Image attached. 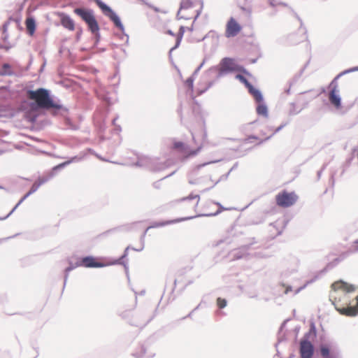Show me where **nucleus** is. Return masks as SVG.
Listing matches in <instances>:
<instances>
[{"mask_svg":"<svg viewBox=\"0 0 358 358\" xmlns=\"http://www.w3.org/2000/svg\"><path fill=\"white\" fill-rule=\"evenodd\" d=\"M288 124L287 122L282 123L279 127H278L273 134L270 135L269 136L266 137V138L262 140L260 142L257 143V145H260L263 143L264 142H266V141L269 140L273 135H275L276 133L279 132L280 130H282L287 124Z\"/></svg>","mask_w":358,"mask_h":358,"instance_id":"35","label":"nucleus"},{"mask_svg":"<svg viewBox=\"0 0 358 358\" xmlns=\"http://www.w3.org/2000/svg\"><path fill=\"white\" fill-rule=\"evenodd\" d=\"M331 287L334 290L342 289H344L347 292H349V293L354 292L355 289V285L348 284V283H347L346 282H345V281H343L342 280H340L333 283L331 285Z\"/></svg>","mask_w":358,"mask_h":358,"instance_id":"18","label":"nucleus"},{"mask_svg":"<svg viewBox=\"0 0 358 358\" xmlns=\"http://www.w3.org/2000/svg\"><path fill=\"white\" fill-rule=\"evenodd\" d=\"M220 69L218 76H224L232 72H241L245 75L251 76L244 66L236 64L234 59L231 57L222 58L220 63Z\"/></svg>","mask_w":358,"mask_h":358,"instance_id":"5","label":"nucleus"},{"mask_svg":"<svg viewBox=\"0 0 358 358\" xmlns=\"http://www.w3.org/2000/svg\"><path fill=\"white\" fill-rule=\"evenodd\" d=\"M290 105H291V108L289 109V114L290 115H295L299 114L304 108H306L307 103L306 105H304V106L303 108H300L299 110L296 109L295 103H291Z\"/></svg>","mask_w":358,"mask_h":358,"instance_id":"39","label":"nucleus"},{"mask_svg":"<svg viewBox=\"0 0 358 358\" xmlns=\"http://www.w3.org/2000/svg\"><path fill=\"white\" fill-rule=\"evenodd\" d=\"M193 7V3L191 0H182L180 3V9L177 13L176 17L178 20L185 19L189 20V17L185 16H181L180 15L181 10L189 9Z\"/></svg>","mask_w":358,"mask_h":358,"instance_id":"24","label":"nucleus"},{"mask_svg":"<svg viewBox=\"0 0 358 358\" xmlns=\"http://www.w3.org/2000/svg\"><path fill=\"white\" fill-rule=\"evenodd\" d=\"M330 91L328 94V99L330 103L334 106L336 109L341 108V97L339 94V90L338 89V82L336 80H332L329 85Z\"/></svg>","mask_w":358,"mask_h":358,"instance_id":"8","label":"nucleus"},{"mask_svg":"<svg viewBox=\"0 0 358 358\" xmlns=\"http://www.w3.org/2000/svg\"><path fill=\"white\" fill-rule=\"evenodd\" d=\"M268 3L273 8H275L277 6H282L285 7H288L287 3L282 2L279 0H268Z\"/></svg>","mask_w":358,"mask_h":358,"instance_id":"41","label":"nucleus"},{"mask_svg":"<svg viewBox=\"0 0 358 358\" xmlns=\"http://www.w3.org/2000/svg\"><path fill=\"white\" fill-rule=\"evenodd\" d=\"M25 25L27 34L29 36H33L36 29V22L35 18L33 16L28 17L25 20Z\"/></svg>","mask_w":358,"mask_h":358,"instance_id":"23","label":"nucleus"},{"mask_svg":"<svg viewBox=\"0 0 358 358\" xmlns=\"http://www.w3.org/2000/svg\"><path fill=\"white\" fill-rule=\"evenodd\" d=\"M14 71L12 70L11 65L8 63H4L2 64L1 69H0V76H13Z\"/></svg>","mask_w":358,"mask_h":358,"instance_id":"29","label":"nucleus"},{"mask_svg":"<svg viewBox=\"0 0 358 358\" xmlns=\"http://www.w3.org/2000/svg\"><path fill=\"white\" fill-rule=\"evenodd\" d=\"M185 31V27L184 26H180V28H179L178 33L177 34V37H176V44L169 50V55H171L172 51H173L174 50L177 49L180 46Z\"/></svg>","mask_w":358,"mask_h":358,"instance_id":"27","label":"nucleus"},{"mask_svg":"<svg viewBox=\"0 0 358 358\" xmlns=\"http://www.w3.org/2000/svg\"><path fill=\"white\" fill-rule=\"evenodd\" d=\"M69 266H67L65 269H66V272H71V271H73V269H75L76 268L78 267V266H81L80 265V261L79 259L75 263L73 264L72 262L71 261H69Z\"/></svg>","mask_w":358,"mask_h":358,"instance_id":"42","label":"nucleus"},{"mask_svg":"<svg viewBox=\"0 0 358 358\" xmlns=\"http://www.w3.org/2000/svg\"><path fill=\"white\" fill-rule=\"evenodd\" d=\"M318 352L322 358H336L331 352V346L328 344L321 343L318 348Z\"/></svg>","mask_w":358,"mask_h":358,"instance_id":"20","label":"nucleus"},{"mask_svg":"<svg viewBox=\"0 0 358 358\" xmlns=\"http://www.w3.org/2000/svg\"><path fill=\"white\" fill-rule=\"evenodd\" d=\"M336 310L342 315L347 316L355 317L358 315V310L356 307L349 305L348 307L336 308Z\"/></svg>","mask_w":358,"mask_h":358,"instance_id":"25","label":"nucleus"},{"mask_svg":"<svg viewBox=\"0 0 358 358\" xmlns=\"http://www.w3.org/2000/svg\"><path fill=\"white\" fill-rule=\"evenodd\" d=\"M216 305L217 306V309L215 310V315L218 317H222L225 316L227 314L222 310V309L227 306V299L218 297L216 300Z\"/></svg>","mask_w":358,"mask_h":358,"instance_id":"19","label":"nucleus"},{"mask_svg":"<svg viewBox=\"0 0 358 358\" xmlns=\"http://www.w3.org/2000/svg\"><path fill=\"white\" fill-rule=\"evenodd\" d=\"M308 64V62L305 64L303 68H302L301 71L297 74H296L291 80L289 81V87L287 89L285 90V93H286L287 94H289L290 93L291 87L298 81L299 78L301 76L302 73L304 71V69L306 68Z\"/></svg>","mask_w":358,"mask_h":358,"instance_id":"26","label":"nucleus"},{"mask_svg":"<svg viewBox=\"0 0 358 358\" xmlns=\"http://www.w3.org/2000/svg\"><path fill=\"white\" fill-rule=\"evenodd\" d=\"M99 30H100V28H99V26L98 29H97V31H90L92 33V34L94 35V47H96L98 45V43H99V41H100L101 34L99 33Z\"/></svg>","mask_w":358,"mask_h":358,"instance_id":"40","label":"nucleus"},{"mask_svg":"<svg viewBox=\"0 0 358 358\" xmlns=\"http://www.w3.org/2000/svg\"><path fill=\"white\" fill-rule=\"evenodd\" d=\"M134 166H138V167H143L144 166V163H143V160L141 159H138L137 160V162H136L134 164Z\"/></svg>","mask_w":358,"mask_h":358,"instance_id":"59","label":"nucleus"},{"mask_svg":"<svg viewBox=\"0 0 358 358\" xmlns=\"http://www.w3.org/2000/svg\"><path fill=\"white\" fill-rule=\"evenodd\" d=\"M326 164H324L322 168L317 171V180H319L321 178V176H322V171L326 169Z\"/></svg>","mask_w":358,"mask_h":358,"instance_id":"58","label":"nucleus"},{"mask_svg":"<svg viewBox=\"0 0 358 358\" xmlns=\"http://www.w3.org/2000/svg\"><path fill=\"white\" fill-rule=\"evenodd\" d=\"M97 6L101 9L103 15L108 17L110 20L114 24L115 27L119 29L127 37L126 43L129 42V35L124 32V27L121 21L120 17L106 3L101 0H94Z\"/></svg>","mask_w":358,"mask_h":358,"instance_id":"4","label":"nucleus"},{"mask_svg":"<svg viewBox=\"0 0 358 358\" xmlns=\"http://www.w3.org/2000/svg\"><path fill=\"white\" fill-rule=\"evenodd\" d=\"M298 199V196L294 192H288L283 190L275 196L276 203L278 206L288 208L294 205Z\"/></svg>","mask_w":358,"mask_h":358,"instance_id":"7","label":"nucleus"},{"mask_svg":"<svg viewBox=\"0 0 358 358\" xmlns=\"http://www.w3.org/2000/svg\"><path fill=\"white\" fill-rule=\"evenodd\" d=\"M297 271H298L297 266H296L295 267H293L292 268H288L282 273L281 284H282V286L285 287V294H288L289 292H291L292 290V286L287 285V283L285 282L286 280L292 275L296 273L297 272Z\"/></svg>","mask_w":358,"mask_h":358,"instance_id":"16","label":"nucleus"},{"mask_svg":"<svg viewBox=\"0 0 358 358\" xmlns=\"http://www.w3.org/2000/svg\"><path fill=\"white\" fill-rule=\"evenodd\" d=\"M8 24H9V22H5L3 23V27H2L3 34H6L7 32Z\"/></svg>","mask_w":358,"mask_h":358,"instance_id":"61","label":"nucleus"},{"mask_svg":"<svg viewBox=\"0 0 358 358\" xmlns=\"http://www.w3.org/2000/svg\"><path fill=\"white\" fill-rule=\"evenodd\" d=\"M101 99L104 101L108 106L112 105L111 99L108 95H102Z\"/></svg>","mask_w":358,"mask_h":358,"instance_id":"50","label":"nucleus"},{"mask_svg":"<svg viewBox=\"0 0 358 358\" xmlns=\"http://www.w3.org/2000/svg\"><path fill=\"white\" fill-rule=\"evenodd\" d=\"M55 173H50L49 175L43 177H39L36 181L34 182V185L36 187L37 189L40 187L41 185L47 182L49 180H50Z\"/></svg>","mask_w":358,"mask_h":358,"instance_id":"30","label":"nucleus"},{"mask_svg":"<svg viewBox=\"0 0 358 358\" xmlns=\"http://www.w3.org/2000/svg\"><path fill=\"white\" fill-rule=\"evenodd\" d=\"M358 252V238L355 240L348 250V253L355 254Z\"/></svg>","mask_w":358,"mask_h":358,"instance_id":"37","label":"nucleus"},{"mask_svg":"<svg viewBox=\"0 0 358 358\" xmlns=\"http://www.w3.org/2000/svg\"><path fill=\"white\" fill-rule=\"evenodd\" d=\"M82 159H83V157L74 156V157H71L69 160H67V162H70V164H71L73 162H80Z\"/></svg>","mask_w":358,"mask_h":358,"instance_id":"53","label":"nucleus"},{"mask_svg":"<svg viewBox=\"0 0 358 358\" xmlns=\"http://www.w3.org/2000/svg\"><path fill=\"white\" fill-rule=\"evenodd\" d=\"M65 124L72 130L78 129V127L69 118L65 119Z\"/></svg>","mask_w":358,"mask_h":358,"instance_id":"45","label":"nucleus"},{"mask_svg":"<svg viewBox=\"0 0 358 358\" xmlns=\"http://www.w3.org/2000/svg\"><path fill=\"white\" fill-rule=\"evenodd\" d=\"M250 240H251V242L249 243L248 244L243 245L237 249L233 250L231 252L230 255L231 256L232 260L241 259L245 257L246 255H249L248 251L251 248V247L253 244L257 243L255 241V238H251Z\"/></svg>","mask_w":358,"mask_h":358,"instance_id":"11","label":"nucleus"},{"mask_svg":"<svg viewBox=\"0 0 358 358\" xmlns=\"http://www.w3.org/2000/svg\"><path fill=\"white\" fill-rule=\"evenodd\" d=\"M136 358H152L155 356V353L152 352H148L147 348L145 345L141 347V353L138 352L133 354Z\"/></svg>","mask_w":358,"mask_h":358,"instance_id":"28","label":"nucleus"},{"mask_svg":"<svg viewBox=\"0 0 358 358\" xmlns=\"http://www.w3.org/2000/svg\"><path fill=\"white\" fill-rule=\"evenodd\" d=\"M59 16L60 17L61 24L64 28L70 31H73L75 29V22L70 15L64 13H60Z\"/></svg>","mask_w":358,"mask_h":358,"instance_id":"17","label":"nucleus"},{"mask_svg":"<svg viewBox=\"0 0 358 358\" xmlns=\"http://www.w3.org/2000/svg\"><path fill=\"white\" fill-rule=\"evenodd\" d=\"M355 71H358V66H357L352 67V68L348 69H346V70H345V71H343L341 72V73H340L339 74H338V75H337V76H336L333 80H336L337 81V80H338L340 77H341V76H344V75H345V74H347V73H350L355 72Z\"/></svg>","mask_w":358,"mask_h":358,"instance_id":"36","label":"nucleus"},{"mask_svg":"<svg viewBox=\"0 0 358 358\" xmlns=\"http://www.w3.org/2000/svg\"><path fill=\"white\" fill-rule=\"evenodd\" d=\"M20 201L17 203V204L14 206V208L11 210V211L5 217H3V219H7L20 205Z\"/></svg>","mask_w":358,"mask_h":358,"instance_id":"57","label":"nucleus"},{"mask_svg":"<svg viewBox=\"0 0 358 358\" xmlns=\"http://www.w3.org/2000/svg\"><path fill=\"white\" fill-rule=\"evenodd\" d=\"M194 217H185L181 218H177L174 220H166V221H159V222H153L148 227H147V230L152 228H158L164 227L171 224L178 223L182 221H186L189 220L194 219Z\"/></svg>","mask_w":358,"mask_h":358,"instance_id":"15","label":"nucleus"},{"mask_svg":"<svg viewBox=\"0 0 358 358\" xmlns=\"http://www.w3.org/2000/svg\"><path fill=\"white\" fill-rule=\"evenodd\" d=\"M231 172L228 171L226 174H224L220 176V178L215 182V185L218 184L220 181L223 180H227Z\"/></svg>","mask_w":358,"mask_h":358,"instance_id":"54","label":"nucleus"},{"mask_svg":"<svg viewBox=\"0 0 358 358\" xmlns=\"http://www.w3.org/2000/svg\"><path fill=\"white\" fill-rule=\"evenodd\" d=\"M236 78L238 79L241 83L244 84L245 87L248 89V92L252 96L254 99H257L259 101L262 100V92L259 90L255 88L244 76L237 74L236 76Z\"/></svg>","mask_w":358,"mask_h":358,"instance_id":"10","label":"nucleus"},{"mask_svg":"<svg viewBox=\"0 0 358 358\" xmlns=\"http://www.w3.org/2000/svg\"><path fill=\"white\" fill-rule=\"evenodd\" d=\"M139 1H141L143 3L145 4L148 7H149V8H152V10H154L155 12H159V9L157 7H155L152 4L146 2L145 0H139Z\"/></svg>","mask_w":358,"mask_h":358,"instance_id":"51","label":"nucleus"},{"mask_svg":"<svg viewBox=\"0 0 358 358\" xmlns=\"http://www.w3.org/2000/svg\"><path fill=\"white\" fill-rule=\"evenodd\" d=\"M194 76H191L190 77H189L186 80H185V84L186 85V86L189 88V90H190L191 91H193V88H194Z\"/></svg>","mask_w":358,"mask_h":358,"instance_id":"44","label":"nucleus"},{"mask_svg":"<svg viewBox=\"0 0 358 358\" xmlns=\"http://www.w3.org/2000/svg\"><path fill=\"white\" fill-rule=\"evenodd\" d=\"M130 315H131V313L129 311L126 310V311L122 312L120 314V316L122 319L127 320V322L130 325L138 327L139 325L137 323H136L134 321H133V320L130 319Z\"/></svg>","mask_w":358,"mask_h":358,"instance_id":"34","label":"nucleus"},{"mask_svg":"<svg viewBox=\"0 0 358 358\" xmlns=\"http://www.w3.org/2000/svg\"><path fill=\"white\" fill-rule=\"evenodd\" d=\"M138 222H134L132 224H127V225H124V226H122L121 227V228L123 229V230H126V231H130L132 229V228L134 227V225H136V224H138ZM118 229H120V228H116V229H113V230L115 231V230H117Z\"/></svg>","mask_w":358,"mask_h":358,"instance_id":"48","label":"nucleus"},{"mask_svg":"<svg viewBox=\"0 0 358 358\" xmlns=\"http://www.w3.org/2000/svg\"><path fill=\"white\" fill-rule=\"evenodd\" d=\"M317 336V329L315 322L310 321V327L299 342V358H314L315 346L311 341H313Z\"/></svg>","mask_w":358,"mask_h":358,"instance_id":"2","label":"nucleus"},{"mask_svg":"<svg viewBox=\"0 0 358 358\" xmlns=\"http://www.w3.org/2000/svg\"><path fill=\"white\" fill-rule=\"evenodd\" d=\"M214 83H215V81H213V80L209 81L207 83V85L205 88H203L202 90H198V94L201 95V94H203L204 92H206L208 89H210L214 85Z\"/></svg>","mask_w":358,"mask_h":358,"instance_id":"46","label":"nucleus"},{"mask_svg":"<svg viewBox=\"0 0 358 358\" xmlns=\"http://www.w3.org/2000/svg\"><path fill=\"white\" fill-rule=\"evenodd\" d=\"M197 199V202L196 204L197 206L199 203V201L200 200V196L199 194H190L188 196L182 198V201L192 200V199Z\"/></svg>","mask_w":358,"mask_h":358,"instance_id":"47","label":"nucleus"},{"mask_svg":"<svg viewBox=\"0 0 358 358\" xmlns=\"http://www.w3.org/2000/svg\"><path fill=\"white\" fill-rule=\"evenodd\" d=\"M117 119H118V116H117L116 117H115V118L113 120L112 123H113V124L115 127L116 130H117V131H121V127H120V125H116V124H115V122H116V120H117Z\"/></svg>","mask_w":358,"mask_h":358,"instance_id":"60","label":"nucleus"},{"mask_svg":"<svg viewBox=\"0 0 358 358\" xmlns=\"http://www.w3.org/2000/svg\"><path fill=\"white\" fill-rule=\"evenodd\" d=\"M148 231V230H147V229H146L143 231V233L142 234V235L140 237V242H141V245L140 248H131L130 246L127 247L126 249L124 251L123 255L118 259H117L115 261V262L114 263V264H122V265L124 266V270H125V273H126V275H127V277L128 280H129V267H128L127 264L125 263L124 262H123L122 260L127 257V255H128V250L129 249H131V250H133L134 251H137V252H141V251H142L144 249V247H145V237L146 236V234H147Z\"/></svg>","mask_w":358,"mask_h":358,"instance_id":"9","label":"nucleus"},{"mask_svg":"<svg viewBox=\"0 0 358 358\" xmlns=\"http://www.w3.org/2000/svg\"><path fill=\"white\" fill-rule=\"evenodd\" d=\"M80 265L86 268H102L106 266L103 263L98 262L93 256H85L79 259Z\"/></svg>","mask_w":358,"mask_h":358,"instance_id":"14","label":"nucleus"},{"mask_svg":"<svg viewBox=\"0 0 358 358\" xmlns=\"http://www.w3.org/2000/svg\"><path fill=\"white\" fill-rule=\"evenodd\" d=\"M27 96L34 101L29 102L25 100L22 101L19 106V109L25 111L24 117L30 122L36 121L38 117L37 111L40 109H54L56 111L62 110L65 112L68 110L62 104L55 103L50 94V91L45 88L39 87L36 90H27Z\"/></svg>","mask_w":358,"mask_h":358,"instance_id":"1","label":"nucleus"},{"mask_svg":"<svg viewBox=\"0 0 358 358\" xmlns=\"http://www.w3.org/2000/svg\"><path fill=\"white\" fill-rule=\"evenodd\" d=\"M291 9V11L293 14V15L300 22V27L299 29V31L301 34V36H300V38L295 41L294 43L296 44L298 43H300V42H302L305 40H306L308 38V36H307V30H306V28L303 27V22H302V20L300 18V17L297 15V13L292 8Z\"/></svg>","mask_w":358,"mask_h":358,"instance_id":"21","label":"nucleus"},{"mask_svg":"<svg viewBox=\"0 0 358 358\" xmlns=\"http://www.w3.org/2000/svg\"><path fill=\"white\" fill-rule=\"evenodd\" d=\"M199 1L200 3L201 7H200V8L199 10H196V15L194 17V22L196 21L197 20V18L199 17V15H201V13L203 6V0H199Z\"/></svg>","mask_w":358,"mask_h":358,"instance_id":"49","label":"nucleus"},{"mask_svg":"<svg viewBox=\"0 0 358 358\" xmlns=\"http://www.w3.org/2000/svg\"><path fill=\"white\" fill-rule=\"evenodd\" d=\"M38 190L36 187L32 185L29 192H27L20 199V203H22L25 199H27L30 195L34 194Z\"/></svg>","mask_w":358,"mask_h":358,"instance_id":"38","label":"nucleus"},{"mask_svg":"<svg viewBox=\"0 0 358 358\" xmlns=\"http://www.w3.org/2000/svg\"><path fill=\"white\" fill-rule=\"evenodd\" d=\"M220 69V67H219L218 66H213L206 71V76L208 77H215L216 79H218L222 77L218 76Z\"/></svg>","mask_w":358,"mask_h":358,"instance_id":"31","label":"nucleus"},{"mask_svg":"<svg viewBox=\"0 0 358 358\" xmlns=\"http://www.w3.org/2000/svg\"><path fill=\"white\" fill-rule=\"evenodd\" d=\"M343 259V258H340V257H337L336 259H334L332 262L328 263L327 264V266L322 270H320V271L317 272L314 276L307 280L306 282V283L299 287V288H297L296 290H295V292H294V294H296L298 293H299L301 290H303V289H305L308 285H310L312 283H313L314 282H315L317 280H318L319 278H320L322 275H324L329 270H331L334 267H335L336 266L338 265V264Z\"/></svg>","mask_w":358,"mask_h":358,"instance_id":"6","label":"nucleus"},{"mask_svg":"<svg viewBox=\"0 0 358 358\" xmlns=\"http://www.w3.org/2000/svg\"><path fill=\"white\" fill-rule=\"evenodd\" d=\"M255 100L257 103V106L256 107V112L257 115L263 116L264 117H267L268 115V110L266 104L264 101V96H262V101H259L257 99Z\"/></svg>","mask_w":358,"mask_h":358,"instance_id":"22","label":"nucleus"},{"mask_svg":"<svg viewBox=\"0 0 358 358\" xmlns=\"http://www.w3.org/2000/svg\"><path fill=\"white\" fill-rule=\"evenodd\" d=\"M73 13L86 24L89 31H97L99 25L92 9L79 6L73 9Z\"/></svg>","mask_w":358,"mask_h":358,"instance_id":"3","label":"nucleus"},{"mask_svg":"<svg viewBox=\"0 0 358 358\" xmlns=\"http://www.w3.org/2000/svg\"><path fill=\"white\" fill-rule=\"evenodd\" d=\"M173 148L185 154V159L196 155L201 150V146L195 150H189V146L182 141H176L173 143Z\"/></svg>","mask_w":358,"mask_h":358,"instance_id":"12","label":"nucleus"},{"mask_svg":"<svg viewBox=\"0 0 358 358\" xmlns=\"http://www.w3.org/2000/svg\"><path fill=\"white\" fill-rule=\"evenodd\" d=\"M220 160H215V161H210V162H205V163H203V164H200L197 166H196L194 169L190 172L189 173V177H192V176H196L197 174V172L199 169H201V168L204 167L205 166L208 165V164H213V163H216L217 162H219Z\"/></svg>","mask_w":358,"mask_h":358,"instance_id":"33","label":"nucleus"},{"mask_svg":"<svg viewBox=\"0 0 358 358\" xmlns=\"http://www.w3.org/2000/svg\"><path fill=\"white\" fill-rule=\"evenodd\" d=\"M329 182H331V185H334L335 180H334V173H332L331 176V178L329 179Z\"/></svg>","mask_w":358,"mask_h":358,"instance_id":"64","label":"nucleus"},{"mask_svg":"<svg viewBox=\"0 0 358 358\" xmlns=\"http://www.w3.org/2000/svg\"><path fill=\"white\" fill-rule=\"evenodd\" d=\"M216 205L218 206L219 207V209L215 212V213H205V214H199V215H196L194 217H201V216H205V217H213V216H216L218 214H220L223 210H227V208H225L224 207H223L221 203H220L219 202H216L215 203Z\"/></svg>","mask_w":358,"mask_h":358,"instance_id":"32","label":"nucleus"},{"mask_svg":"<svg viewBox=\"0 0 358 358\" xmlns=\"http://www.w3.org/2000/svg\"><path fill=\"white\" fill-rule=\"evenodd\" d=\"M69 164H70V162H67V161L60 163L58 165H57L52 168V173H55V171L64 169L65 166H66Z\"/></svg>","mask_w":358,"mask_h":358,"instance_id":"43","label":"nucleus"},{"mask_svg":"<svg viewBox=\"0 0 358 358\" xmlns=\"http://www.w3.org/2000/svg\"><path fill=\"white\" fill-rule=\"evenodd\" d=\"M82 34H83V29L81 27H80L78 29V31H77L76 35V39L77 41H78L80 39Z\"/></svg>","mask_w":358,"mask_h":358,"instance_id":"56","label":"nucleus"},{"mask_svg":"<svg viewBox=\"0 0 358 358\" xmlns=\"http://www.w3.org/2000/svg\"><path fill=\"white\" fill-rule=\"evenodd\" d=\"M241 30V26L236 22L234 17H231L227 23L225 36L227 38L234 37Z\"/></svg>","mask_w":358,"mask_h":358,"instance_id":"13","label":"nucleus"},{"mask_svg":"<svg viewBox=\"0 0 358 358\" xmlns=\"http://www.w3.org/2000/svg\"><path fill=\"white\" fill-rule=\"evenodd\" d=\"M69 273L70 272H66V269H64V285H63L62 292L64 291V289L65 288V286H66V282H67V280H68V278H69Z\"/></svg>","mask_w":358,"mask_h":358,"instance_id":"55","label":"nucleus"},{"mask_svg":"<svg viewBox=\"0 0 358 358\" xmlns=\"http://www.w3.org/2000/svg\"><path fill=\"white\" fill-rule=\"evenodd\" d=\"M166 167V165H164V164H160V166H159V167L154 168V169H153V171H160V170H162V169H165Z\"/></svg>","mask_w":358,"mask_h":358,"instance_id":"62","label":"nucleus"},{"mask_svg":"<svg viewBox=\"0 0 358 358\" xmlns=\"http://www.w3.org/2000/svg\"><path fill=\"white\" fill-rule=\"evenodd\" d=\"M189 183L191 184V185H196L199 183V180L198 179H192L190 178L189 180Z\"/></svg>","mask_w":358,"mask_h":358,"instance_id":"63","label":"nucleus"},{"mask_svg":"<svg viewBox=\"0 0 358 358\" xmlns=\"http://www.w3.org/2000/svg\"><path fill=\"white\" fill-rule=\"evenodd\" d=\"M206 59L204 58L203 60L202 61V62L200 64V65L194 70V73L192 74L193 76H194L195 75H196L199 72L201 69L203 67V66L206 63Z\"/></svg>","mask_w":358,"mask_h":358,"instance_id":"52","label":"nucleus"}]
</instances>
